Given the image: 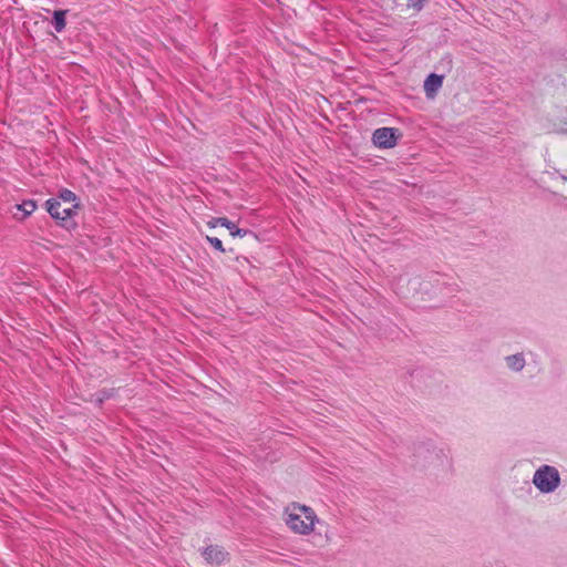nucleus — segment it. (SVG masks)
Listing matches in <instances>:
<instances>
[{
  "mask_svg": "<svg viewBox=\"0 0 567 567\" xmlns=\"http://www.w3.org/2000/svg\"><path fill=\"white\" fill-rule=\"evenodd\" d=\"M66 10H55L53 12V20H52V24L54 27V30L56 32H62L64 29H65V16H66Z\"/></svg>",
  "mask_w": 567,
  "mask_h": 567,
  "instance_id": "obj_10",
  "label": "nucleus"
},
{
  "mask_svg": "<svg viewBox=\"0 0 567 567\" xmlns=\"http://www.w3.org/2000/svg\"><path fill=\"white\" fill-rule=\"evenodd\" d=\"M505 362H506L507 367L512 371H515V372L522 371L526 364L525 357L522 352L512 354V355H507L505 358Z\"/></svg>",
  "mask_w": 567,
  "mask_h": 567,
  "instance_id": "obj_9",
  "label": "nucleus"
},
{
  "mask_svg": "<svg viewBox=\"0 0 567 567\" xmlns=\"http://www.w3.org/2000/svg\"><path fill=\"white\" fill-rule=\"evenodd\" d=\"M204 558L215 565H220L228 559V553L218 546H207L203 550Z\"/></svg>",
  "mask_w": 567,
  "mask_h": 567,
  "instance_id": "obj_7",
  "label": "nucleus"
},
{
  "mask_svg": "<svg viewBox=\"0 0 567 567\" xmlns=\"http://www.w3.org/2000/svg\"><path fill=\"white\" fill-rule=\"evenodd\" d=\"M285 523L296 534L309 535L319 523L316 512L307 505L291 503L285 508Z\"/></svg>",
  "mask_w": 567,
  "mask_h": 567,
  "instance_id": "obj_1",
  "label": "nucleus"
},
{
  "mask_svg": "<svg viewBox=\"0 0 567 567\" xmlns=\"http://www.w3.org/2000/svg\"><path fill=\"white\" fill-rule=\"evenodd\" d=\"M45 206L50 216L58 220L62 227L71 229L76 226L75 221L72 220V216L74 215V209L78 205L62 209L61 203L58 198H50L45 202Z\"/></svg>",
  "mask_w": 567,
  "mask_h": 567,
  "instance_id": "obj_3",
  "label": "nucleus"
},
{
  "mask_svg": "<svg viewBox=\"0 0 567 567\" xmlns=\"http://www.w3.org/2000/svg\"><path fill=\"white\" fill-rule=\"evenodd\" d=\"M533 484L544 494L553 493L560 485V474L555 466L542 465L534 473Z\"/></svg>",
  "mask_w": 567,
  "mask_h": 567,
  "instance_id": "obj_2",
  "label": "nucleus"
},
{
  "mask_svg": "<svg viewBox=\"0 0 567 567\" xmlns=\"http://www.w3.org/2000/svg\"><path fill=\"white\" fill-rule=\"evenodd\" d=\"M59 199H62L63 202L66 203H72L75 202L76 195L72 190L63 188L59 193Z\"/></svg>",
  "mask_w": 567,
  "mask_h": 567,
  "instance_id": "obj_12",
  "label": "nucleus"
},
{
  "mask_svg": "<svg viewBox=\"0 0 567 567\" xmlns=\"http://www.w3.org/2000/svg\"><path fill=\"white\" fill-rule=\"evenodd\" d=\"M561 178H563L564 181H567V176H565V175H561Z\"/></svg>",
  "mask_w": 567,
  "mask_h": 567,
  "instance_id": "obj_15",
  "label": "nucleus"
},
{
  "mask_svg": "<svg viewBox=\"0 0 567 567\" xmlns=\"http://www.w3.org/2000/svg\"><path fill=\"white\" fill-rule=\"evenodd\" d=\"M206 239L216 250H218L220 252L225 251L223 243H221V240L219 238L207 236Z\"/></svg>",
  "mask_w": 567,
  "mask_h": 567,
  "instance_id": "obj_13",
  "label": "nucleus"
},
{
  "mask_svg": "<svg viewBox=\"0 0 567 567\" xmlns=\"http://www.w3.org/2000/svg\"><path fill=\"white\" fill-rule=\"evenodd\" d=\"M443 75L431 73L424 81V90L429 97L433 96L443 84Z\"/></svg>",
  "mask_w": 567,
  "mask_h": 567,
  "instance_id": "obj_8",
  "label": "nucleus"
},
{
  "mask_svg": "<svg viewBox=\"0 0 567 567\" xmlns=\"http://www.w3.org/2000/svg\"><path fill=\"white\" fill-rule=\"evenodd\" d=\"M17 208L23 213V218L30 216L37 208V204L32 199L23 200L17 205Z\"/></svg>",
  "mask_w": 567,
  "mask_h": 567,
  "instance_id": "obj_11",
  "label": "nucleus"
},
{
  "mask_svg": "<svg viewBox=\"0 0 567 567\" xmlns=\"http://www.w3.org/2000/svg\"><path fill=\"white\" fill-rule=\"evenodd\" d=\"M427 0H408V6L416 11H421Z\"/></svg>",
  "mask_w": 567,
  "mask_h": 567,
  "instance_id": "obj_14",
  "label": "nucleus"
},
{
  "mask_svg": "<svg viewBox=\"0 0 567 567\" xmlns=\"http://www.w3.org/2000/svg\"><path fill=\"white\" fill-rule=\"evenodd\" d=\"M442 451H437L431 442H424L416 445L414 456L422 458L425 463H432L440 457Z\"/></svg>",
  "mask_w": 567,
  "mask_h": 567,
  "instance_id": "obj_6",
  "label": "nucleus"
},
{
  "mask_svg": "<svg viewBox=\"0 0 567 567\" xmlns=\"http://www.w3.org/2000/svg\"><path fill=\"white\" fill-rule=\"evenodd\" d=\"M218 225L225 227L226 230H229L233 237L243 238L251 234V230L237 227V225L234 221L229 220L226 217L213 218L212 220L208 221L209 227H216Z\"/></svg>",
  "mask_w": 567,
  "mask_h": 567,
  "instance_id": "obj_5",
  "label": "nucleus"
},
{
  "mask_svg": "<svg viewBox=\"0 0 567 567\" xmlns=\"http://www.w3.org/2000/svg\"><path fill=\"white\" fill-rule=\"evenodd\" d=\"M398 128L380 127L372 134V142L379 148H392L398 143Z\"/></svg>",
  "mask_w": 567,
  "mask_h": 567,
  "instance_id": "obj_4",
  "label": "nucleus"
}]
</instances>
